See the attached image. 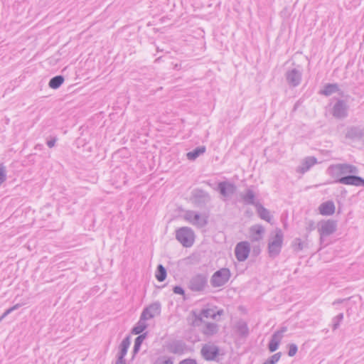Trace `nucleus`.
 <instances>
[{
	"mask_svg": "<svg viewBox=\"0 0 364 364\" xmlns=\"http://www.w3.org/2000/svg\"><path fill=\"white\" fill-rule=\"evenodd\" d=\"M318 209L322 215H331L335 212V205L332 200H328L321 203Z\"/></svg>",
	"mask_w": 364,
	"mask_h": 364,
	"instance_id": "obj_20",
	"label": "nucleus"
},
{
	"mask_svg": "<svg viewBox=\"0 0 364 364\" xmlns=\"http://www.w3.org/2000/svg\"><path fill=\"white\" fill-rule=\"evenodd\" d=\"M146 320L142 319V318L140 316L139 321L136 323L135 326L132 328V333L135 335H138L141 333L146 328L147 324L146 323Z\"/></svg>",
	"mask_w": 364,
	"mask_h": 364,
	"instance_id": "obj_27",
	"label": "nucleus"
},
{
	"mask_svg": "<svg viewBox=\"0 0 364 364\" xmlns=\"http://www.w3.org/2000/svg\"><path fill=\"white\" fill-rule=\"evenodd\" d=\"M250 252V245L247 241L237 243L235 248V255L239 262L246 260Z\"/></svg>",
	"mask_w": 364,
	"mask_h": 364,
	"instance_id": "obj_10",
	"label": "nucleus"
},
{
	"mask_svg": "<svg viewBox=\"0 0 364 364\" xmlns=\"http://www.w3.org/2000/svg\"><path fill=\"white\" fill-rule=\"evenodd\" d=\"M6 179V170L4 166H0V186L3 183Z\"/></svg>",
	"mask_w": 364,
	"mask_h": 364,
	"instance_id": "obj_38",
	"label": "nucleus"
},
{
	"mask_svg": "<svg viewBox=\"0 0 364 364\" xmlns=\"http://www.w3.org/2000/svg\"><path fill=\"white\" fill-rule=\"evenodd\" d=\"M8 314H6L5 312L1 315L0 317V321H1L3 318H4Z\"/></svg>",
	"mask_w": 364,
	"mask_h": 364,
	"instance_id": "obj_46",
	"label": "nucleus"
},
{
	"mask_svg": "<svg viewBox=\"0 0 364 364\" xmlns=\"http://www.w3.org/2000/svg\"><path fill=\"white\" fill-rule=\"evenodd\" d=\"M339 90L338 85L336 83H328L326 84L322 90L320 91V94L325 96H330L333 93L338 92Z\"/></svg>",
	"mask_w": 364,
	"mask_h": 364,
	"instance_id": "obj_26",
	"label": "nucleus"
},
{
	"mask_svg": "<svg viewBox=\"0 0 364 364\" xmlns=\"http://www.w3.org/2000/svg\"><path fill=\"white\" fill-rule=\"evenodd\" d=\"M241 199L246 205H252L256 207L257 204H259L256 201V196L254 191L251 188H247L245 193L240 194Z\"/></svg>",
	"mask_w": 364,
	"mask_h": 364,
	"instance_id": "obj_18",
	"label": "nucleus"
},
{
	"mask_svg": "<svg viewBox=\"0 0 364 364\" xmlns=\"http://www.w3.org/2000/svg\"><path fill=\"white\" fill-rule=\"evenodd\" d=\"M218 348L214 345L205 344L202 347L201 354L206 360H213L218 355Z\"/></svg>",
	"mask_w": 364,
	"mask_h": 364,
	"instance_id": "obj_15",
	"label": "nucleus"
},
{
	"mask_svg": "<svg viewBox=\"0 0 364 364\" xmlns=\"http://www.w3.org/2000/svg\"><path fill=\"white\" fill-rule=\"evenodd\" d=\"M218 331V326L214 323H205L203 329H201V332L207 336H213L216 334Z\"/></svg>",
	"mask_w": 364,
	"mask_h": 364,
	"instance_id": "obj_24",
	"label": "nucleus"
},
{
	"mask_svg": "<svg viewBox=\"0 0 364 364\" xmlns=\"http://www.w3.org/2000/svg\"><path fill=\"white\" fill-rule=\"evenodd\" d=\"M210 200V196L208 192L198 188L192 191V202L196 206H205Z\"/></svg>",
	"mask_w": 364,
	"mask_h": 364,
	"instance_id": "obj_8",
	"label": "nucleus"
},
{
	"mask_svg": "<svg viewBox=\"0 0 364 364\" xmlns=\"http://www.w3.org/2000/svg\"><path fill=\"white\" fill-rule=\"evenodd\" d=\"M282 353L280 352L277 353L269 357L267 360L271 364H276L280 359Z\"/></svg>",
	"mask_w": 364,
	"mask_h": 364,
	"instance_id": "obj_35",
	"label": "nucleus"
},
{
	"mask_svg": "<svg viewBox=\"0 0 364 364\" xmlns=\"http://www.w3.org/2000/svg\"><path fill=\"white\" fill-rule=\"evenodd\" d=\"M287 331V327H282L279 330L275 331L271 337L268 348L270 352H274L277 350L279 343L284 336V333Z\"/></svg>",
	"mask_w": 364,
	"mask_h": 364,
	"instance_id": "obj_11",
	"label": "nucleus"
},
{
	"mask_svg": "<svg viewBox=\"0 0 364 364\" xmlns=\"http://www.w3.org/2000/svg\"><path fill=\"white\" fill-rule=\"evenodd\" d=\"M262 364H271V363H269V362L268 361V360H266L264 363H262Z\"/></svg>",
	"mask_w": 364,
	"mask_h": 364,
	"instance_id": "obj_48",
	"label": "nucleus"
},
{
	"mask_svg": "<svg viewBox=\"0 0 364 364\" xmlns=\"http://www.w3.org/2000/svg\"><path fill=\"white\" fill-rule=\"evenodd\" d=\"M208 287V277L204 274L193 276L188 282V288L192 291L200 292Z\"/></svg>",
	"mask_w": 364,
	"mask_h": 364,
	"instance_id": "obj_6",
	"label": "nucleus"
},
{
	"mask_svg": "<svg viewBox=\"0 0 364 364\" xmlns=\"http://www.w3.org/2000/svg\"><path fill=\"white\" fill-rule=\"evenodd\" d=\"M236 328L238 333L242 336H246L249 333L247 325L245 321H239L236 325Z\"/></svg>",
	"mask_w": 364,
	"mask_h": 364,
	"instance_id": "obj_30",
	"label": "nucleus"
},
{
	"mask_svg": "<svg viewBox=\"0 0 364 364\" xmlns=\"http://www.w3.org/2000/svg\"><path fill=\"white\" fill-rule=\"evenodd\" d=\"M335 102L331 103V114L338 119H343L348 116L349 106L347 102L341 99H335Z\"/></svg>",
	"mask_w": 364,
	"mask_h": 364,
	"instance_id": "obj_4",
	"label": "nucleus"
},
{
	"mask_svg": "<svg viewBox=\"0 0 364 364\" xmlns=\"http://www.w3.org/2000/svg\"><path fill=\"white\" fill-rule=\"evenodd\" d=\"M179 364H197L194 360L192 359H186L181 361Z\"/></svg>",
	"mask_w": 364,
	"mask_h": 364,
	"instance_id": "obj_44",
	"label": "nucleus"
},
{
	"mask_svg": "<svg viewBox=\"0 0 364 364\" xmlns=\"http://www.w3.org/2000/svg\"><path fill=\"white\" fill-rule=\"evenodd\" d=\"M115 364H126V362H116Z\"/></svg>",
	"mask_w": 364,
	"mask_h": 364,
	"instance_id": "obj_47",
	"label": "nucleus"
},
{
	"mask_svg": "<svg viewBox=\"0 0 364 364\" xmlns=\"http://www.w3.org/2000/svg\"><path fill=\"white\" fill-rule=\"evenodd\" d=\"M183 217L186 221L198 228H203L208 223L206 216L202 215L193 210H186Z\"/></svg>",
	"mask_w": 364,
	"mask_h": 364,
	"instance_id": "obj_7",
	"label": "nucleus"
},
{
	"mask_svg": "<svg viewBox=\"0 0 364 364\" xmlns=\"http://www.w3.org/2000/svg\"><path fill=\"white\" fill-rule=\"evenodd\" d=\"M294 250H296V251H300L303 249L304 247V244L302 242V241L301 240V239L299 238H296L294 241Z\"/></svg>",
	"mask_w": 364,
	"mask_h": 364,
	"instance_id": "obj_37",
	"label": "nucleus"
},
{
	"mask_svg": "<svg viewBox=\"0 0 364 364\" xmlns=\"http://www.w3.org/2000/svg\"><path fill=\"white\" fill-rule=\"evenodd\" d=\"M223 310L215 311L213 309H203L201 310L199 314V319L201 321L203 318H211L215 319L216 316L223 314Z\"/></svg>",
	"mask_w": 364,
	"mask_h": 364,
	"instance_id": "obj_21",
	"label": "nucleus"
},
{
	"mask_svg": "<svg viewBox=\"0 0 364 364\" xmlns=\"http://www.w3.org/2000/svg\"><path fill=\"white\" fill-rule=\"evenodd\" d=\"M284 235L280 229H276L275 235L271 237L268 244V252L271 257H276L281 252Z\"/></svg>",
	"mask_w": 364,
	"mask_h": 364,
	"instance_id": "obj_3",
	"label": "nucleus"
},
{
	"mask_svg": "<svg viewBox=\"0 0 364 364\" xmlns=\"http://www.w3.org/2000/svg\"><path fill=\"white\" fill-rule=\"evenodd\" d=\"M343 320V314L341 313L332 318V329L333 331L338 328L341 323Z\"/></svg>",
	"mask_w": 364,
	"mask_h": 364,
	"instance_id": "obj_33",
	"label": "nucleus"
},
{
	"mask_svg": "<svg viewBox=\"0 0 364 364\" xmlns=\"http://www.w3.org/2000/svg\"><path fill=\"white\" fill-rule=\"evenodd\" d=\"M217 191H218L223 197L228 198L235 193L236 186L235 184L228 181H221L218 184Z\"/></svg>",
	"mask_w": 364,
	"mask_h": 364,
	"instance_id": "obj_13",
	"label": "nucleus"
},
{
	"mask_svg": "<svg viewBox=\"0 0 364 364\" xmlns=\"http://www.w3.org/2000/svg\"><path fill=\"white\" fill-rule=\"evenodd\" d=\"M160 312L161 305L159 303L156 302L145 308L141 314L140 316L142 318V319L147 321L149 319L153 318L156 316L159 315Z\"/></svg>",
	"mask_w": 364,
	"mask_h": 364,
	"instance_id": "obj_12",
	"label": "nucleus"
},
{
	"mask_svg": "<svg viewBox=\"0 0 364 364\" xmlns=\"http://www.w3.org/2000/svg\"><path fill=\"white\" fill-rule=\"evenodd\" d=\"M306 229L309 230V231H311L315 229V224H314V222L312 221V220H309L308 222V226L306 227Z\"/></svg>",
	"mask_w": 364,
	"mask_h": 364,
	"instance_id": "obj_43",
	"label": "nucleus"
},
{
	"mask_svg": "<svg viewBox=\"0 0 364 364\" xmlns=\"http://www.w3.org/2000/svg\"><path fill=\"white\" fill-rule=\"evenodd\" d=\"M176 240L185 247H191L195 240V233L189 227H182L176 230Z\"/></svg>",
	"mask_w": 364,
	"mask_h": 364,
	"instance_id": "obj_2",
	"label": "nucleus"
},
{
	"mask_svg": "<svg viewBox=\"0 0 364 364\" xmlns=\"http://www.w3.org/2000/svg\"><path fill=\"white\" fill-rule=\"evenodd\" d=\"M186 350V344L181 341H176L168 346V350L176 354H182Z\"/></svg>",
	"mask_w": 364,
	"mask_h": 364,
	"instance_id": "obj_22",
	"label": "nucleus"
},
{
	"mask_svg": "<svg viewBox=\"0 0 364 364\" xmlns=\"http://www.w3.org/2000/svg\"><path fill=\"white\" fill-rule=\"evenodd\" d=\"M282 353L280 352L277 353L269 357L267 360L271 364H276L280 359Z\"/></svg>",
	"mask_w": 364,
	"mask_h": 364,
	"instance_id": "obj_34",
	"label": "nucleus"
},
{
	"mask_svg": "<svg viewBox=\"0 0 364 364\" xmlns=\"http://www.w3.org/2000/svg\"><path fill=\"white\" fill-rule=\"evenodd\" d=\"M231 277L228 268H221L216 271L210 278V284L214 288H219L224 286Z\"/></svg>",
	"mask_w": 364,
	"mask_h": 364,
	"instance_id": "obj_5",
	"label": "nucleus"
},
{
	"mask_svg": "<svg viewBox=\"0 0 364 364\" xmlns=\"http://www.w3.org/2000/svg\"><path fill=\"white\" fill-rule=\"evenodd\" d=\"M146 333H143V334H140L135 338L134 348H133V353L134 354L138 353V351L140 349L141 345L142 342L144 341V339L146 338Z\"/></svg>",
	"mask_w": 364,
	"mask_h": 364,
	"instance_id": "obj_32",
	"label": "nucleus"
},
{
	"mask_svg": "<svg viewBox=\"0 0 364 364\" xmlns=\"http://www.w3.org/2000/svg\"><path fill=\"white\" fill-rule=\"evenodd\" d=\"M326 173L334 179V183L364 187V178L355 176L358 168L354 165L347 163L331 164Z\"/></svg>",
	"mask_w": 364,
	"mask_h": 364,
	"instance_id": "obj_1",
	"label": "nucleus"
},
{
	"mask_svg": "<svg viewBox=\"0 0 364 364\" xmlns=\"http://www.w3.org/2000/svg\"><path fill=\"white\" fill-rule=\"evenodd\" d=\"M264 228L262 225L256 224L250 227V233L252 241H259L262 238Z\"/></svg>",
	"mask_w": 364,
	"mask_h": 364,
	"instance_id": "obj_19",
	"label": "nucleus"
},
{
	"mask_svg": "<svg viewBox=\"0 0 364 364\" xmlns=\"http://www.w3.org/2000/svg\"><path fill=\"white\" fill-rule=\"evenodd\" d=\"M317 164V159L314 156L306 157L297 168L296 171L301 173L307 172L314 165Z\"/></svg>",
	"mask_w": 364,
	"mask_h": 364,
	"instance_id": "obj_17",
	"label": "nucleus"
},
{
	"mask_svg": "<svg viewBox=\"0 0 364 364\" xmlns=\"http://www.w3.org/2000/svg\"><path fill=\"white\" fill-rule=\"evenodd\" d=\"M206 148L205 146H198L193 151H189L186 154V157L190 161L196 160L198 156L203 154L205 152Z\"/></svg>",
	"mask_w": 364,
	"mask_h": 364,
	"instance_id": "obj_25",
	"label": "nucleus"
},
{
	"mask_svg": "<svg viewBox=\"0 0 364 364\" xmlns=\"http://www.w3.org/2000/svg\"><path fill=\"white\" fill-rule=\"evenodd\" d=\"M63 82L64 77L62 75H57L50 80L48 85L53 89H58Z\"/></svg>",
	"mask_w": 364,
	"mask_h": 364,
	"instance_id": "obj_28",
	"label": "nucleus"
},
{
	"mask_svg": "<svg viewBox=\"0 0 364 364\" xmlns=\"http://www.w3.org/2000/svg\"><path fill=\"white\" fill-rule=\"evenodd\" d=\"M337 228L336 222L331 220H328L323 222L318 229L321 237L328 236L333 234Z\"/></svg>",
	"mask_w": 364,
	"mask_h": 364,
	"instance_id": "obj_14",
	"label": "nucleus"
},
{
	"mask_svg": "<svg viewBox=\"0 0 364 364\" xmlns=\"http://www.w3.org/2000/svg\"><path fill=\"white\" fill-rule=\"evenodd\" d=\"M130 346V339L129 337L127 336L124 338L119 346V355H121L122 356H124L127 355L128 348Z\"/></svg>",
	"mask_w": 364,
	"mask_h": 364,
	"instance_id": "obj_29",
	"label": "nucleus"
},
{
	"mask_svg": "<svg viewBox=\"0 0 364 364\" xmlns=\"http://www.w3.org/2000/svg\"><path fill=\"white\" fill-rule=\"evenodd\" d=\"M256 209L259 217L268 223H271L272 215L269 211L265 208L261 203L256 205Z\"/></svg>",
	"mask_w": 364,
	"mask_h": 364,
	"instance_id": "obj_23",
	"label": "nucleus"
},
{
	"mask_svg": "<svg viewBox=\"0 0 364 364\" xmlns=\"http://www.w3.org/2000/svg\"><path fill=\"white\" fill-rule=\"evenodd\" d=\"M286 80L291 87L299 86L302 79V72L297 68L289 69L285 73Z\"/></svg>",
	"mask_w": 364,
	"mask_h": 364,
	"instance_id": "obj_9",
	"label": "nucleus"
},
{
	"mask_svg": "<svg viewBox=\"0 0 364 364\" xmlns=\"http://www.w3.org/2000/svg\"><path fill=\"white\" fill-rule=\"evenodd\" d=\"M297 350H298V348L296 344H294V343L289 344L288 355L290 357L294 356L296 355Z\"/></svg>",
	"mask_w": 364,
	"mask_h": 364,
	"instance_id": "obj_36",
	"label": "nucleus"
},
{
	"mask_svg": "<svg viewBox=\"0 0 364 364\" xmlns=\"http://www.w3.org/2000/svg\"><path fill=\"white\" fill-rule=\"evenodd\" d=\"M57 141V138L55 136L51 137L50 139H48L46 141V144L49 148H52L55 145Z\"/></svg>",
	"mask_w": 364,
	"mask_h": 364,
	"instance_id": "obj_41",
	"label": "nucleus"
},
{
	"mask_svg": "<svg viewBox=\"0 0 364 364\" xmlns=\"http://www.w3.org/2000/svg\"><path fill=\"white\" fill-rule=\"evenodd\" d=\"M116 362H126L124 356L118 354V358Z\"/></svg>",
	"mask_w": 364,
	"mask_h": 364,
	"instance_id": "obj_45",
	"label": "nucleus"
},
{
	"mask_svg": "<svg viewBox=\"0 0 364 364\" xmlns=\"http://www.w3.org/2000/svg\"><path fill=\"white\" fill-rule=\"evenodd\" d=\"M155 364H173V363L171 358H159L156 361Z\"/></svg>",
	"mask_w": 364,
	"mask_h": 364,
	"instance_id": "obj_39",
	"label": "nucleus"
},
{
	"mask_svg": "<svg viewBox=\"0 0 364 364\" xmlns=\"http://www.w3.org/2000/svg\"><path fill=\"white\" fill-rule=\"evenodd\" d=\"M173 291L174 294H180V295L185 294L184 289L180 286H175L173 289Z\"/></svg>",
	"mask_w": 364,
	"mask_h": 364,
	"instance_id": "obj_40",
	"label": "nucleus"
},
{
	"mask_svg": "<svg viewBox=\"0 0 364 364\" xmlns=\"http://www.w3.org/2000/svg\"><path fill=\"white\" fill-rule=\"evenodd\" d=\"M166 277V270L162 264H159L156 272V278L159 282H163Z\"/></svg>",
	"mask_w": 364,
	"mask_h": 364,
	"instance_id": "obj_31",
	"label": "nucleus"
},
{
	"mask_svg": "<svg viewBox=\"0 0 364 364\" xmlns=\"http://www.w3.org/2000/svg\"><path fill=\"white\" fill-rule=\"evenodd\" d=\"M364 129L359 127H350L347 129L346 137L352 140L362 141Z\"/></svg>",
	"mask_w": 364,
	"mask_h": 364,
	"instance_id": "obj_16",
	"label": "nucleus"
},
{
	"mask_svg": "<svg viewBox=\"0 0 364 364\" xmlns=\"http://www.w3.org/2000/svg\"><path fill=\"white\" fill-rule=\"evenodd\" d=\"M21 306V304H17L11 306V308L8 309L7 310H6L5 313L9 315L11 312H13L14 310L18 309Z\"/></svg>",
	"mask_w": 364,
	"mask_h": 364,
	"instance_id": "obj_42",
	"label": "nucleus"
}]
</instances>
